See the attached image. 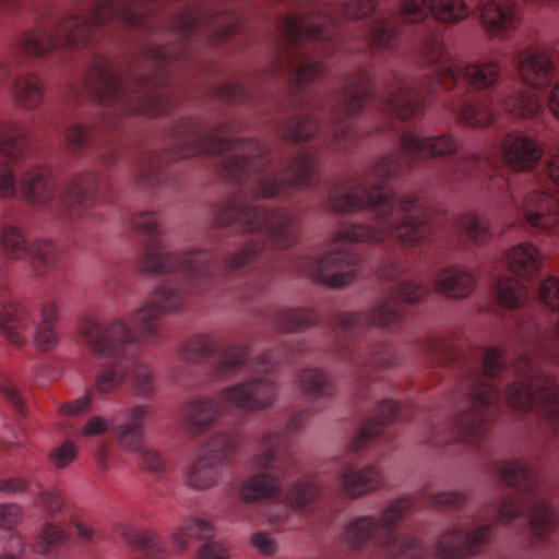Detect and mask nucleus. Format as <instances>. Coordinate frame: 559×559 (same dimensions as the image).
<instances>
[{
	"instance_id": "f257e3e1",
	"label": "nucleus",
	"mask_w": 559,
	"mask_h": 559,
	"mask_svg": "<svg viewBox=\"0 0 559 559\" xmlns=\"http://www.w3.org/2000/svg\"><path fill=\"white\" fill-rule=\"evenodd\" d=\"M538 296L552 311L548 322L521 324L518 336L524 349L510 365L500 348L481 349L479 366L466 384L464 407L426 426L421 443L477 444L489 431V418L506 406L534 413L545 433L559 439V278L543 281Z\"/></svg>"
},
{
	"instance_id": "f03ea898",
	"label": "nucleus",
	"mask_w": 559,
	"mask_h": 559,
	"mask_svg": "<svg viewBox=\"0 0 559 559\" xmlns=\"http://www.w3.org/2000/svg\"><path fill=\"white\" fill-rule=\"evenodd\" d=\"M162 81L157 69L154 73L139 74L130 70L121 75L102 57L95 58L83 84V99L103 107L99 117L88 124L72 123L66 132L70 151L80 153L87 148L105 165L116 162L118 145L114 138H104L120 127L122 114L159 117L170 111L169 98L159 91Z\"/></svg>"
},
{
	"instance_id": "7ed1b4c3",
	"label": "nucleus",
	"mask_w": 559,
	"mask_h": 559,
	"mask_svg": "<svg viewBox=\"0 0 559 559\" xmlns=\"http://www.w3.org/2000/svg\"><path fill=\"white\" fill-rule=\"evenodd\" d=\"M109 23L135 28L142 25L143 17L129 2L116 0H96L91 10L67 16L52 14L48 25L21 35L0 57V87L10 83L20 106L37 107L43 102L41 82L35 74L20 75L24 57H40L58 48H82L91 43L99 27Z\"/></svg>"
},
{
	"instance_id": "20e7f679",
	"label": "nucleus",
	"mask_w": 559,
	"mask_h": 559,
	"mask_svg": "<svg viewBox=\"0 0 559 559\" xmlns=\"http://www.w3.org/2000/svg\"><path fill=\"white\" fill-rule=\"evenodd\" d=\"M429 292L428 285L401 280L369 310L344 311L334 317L332 331L336 352L352 366L360 400L377 396L378 386H383L384 382L376 373L392 366L396 358L388 342L371 341L368 333L373 328H389L400 322L405 316L404 304L416 302Z\"/></svg>"
},
{
	"instance_id": "39448f33",
	"label": "nucleus",
	"mask_w": 559,
	"mask_h": 559,
	"mask_svg": "<svg viewBox=\"0 0 559 559\" xmlns=\"http://www.w3.org/2000/svg\"><path fill=\"white\" fill-rule=\"evenodd\" d=\"M542 148L532 138L509 132L501 146L490 144L481 152L464 154L448 162L442 179L451 185L480 186L492 193L510 191L508 169H532L542 158Z\"/></svg>"
},
{
	"instance_id": "423d86ee",
	"label": "nucleus",
	"mask_w": 559,
	"mask_h": 559,
	"mask_svg": "<svg viewBox=\"0 0 559 559\" xmlns=\"http://www.w3.org/2000/svg\"><path fill=\"white\" fill-rule=\"evenodd\" d=\"M309 418L308 411L296 413L281 431L263 436L251 466L260 472L247 478L240 487L245 502H257L281 497L284 484L299 473L298 462L289 451V439L297 435Z\"/></svg>"
},
{
	"instance_id": "0eeeda50",
	"label": "nucleus",
	"mask_w": 559,
	"mask_h": 559,
	"mask_svg": "<svg viewBox=\"0 0 559 559\" xmlns=\"http://www.w3.org/2000/svg\"><path fill=\"white\" fill-rule=\"evenodd\" d=\"M277 399L276 385L264 377H255L226 386L215 397L194 396L182 412V426L191 437H200L214 427L230 409L260 411L272 406Z\"/></svg>"
},
{
	"instance_id": "6e6552de",
	"label": "nucleus",
	"mask_w": 559,
	"mask_h": 559,
	"mask_svg": "<svg viewBox=\"0 0 559 559\" xmlns=\"http://www.w3.org/2000/svg\"><path fill=\"white\" fill-rule=\"evenodd\" d=\"M23 197L29 203L47 206V211L61 219L83 217L95 204L99 179L94 171H85L72 178L58 193L49 168L34 166L21 178Z\"/></svg>"
},
{
	"instance_id": "1a4fd4ad",
	"label": "nucleus",
	"mask_w": 559,
	"mask_h": 559,
	"mask_svg": "<svg viewBox=\"0 0 559 559\" xmlns=\"http://www.w3.org/2000/svg\"><path fill=\"white\" fill-rule=\"evenodd\" d=\"M81 335L94 355H119L128 366L133 392L141 399L155 393V379L151 368L140 360L141 340L123 319L99 322L85 318L80 322Z\"/></svg>"
},
{
	"instance_id": "9d476101",
	"label": "nucleus",
	"mask_w": 559,
	"mask_h": 559,
	"mask_svg": "<svg viewBox=\"0 0 559 559\" xmlns=\"http://www.w3.org/2000/svg\"><path fill=\"white\" fill-rule=\"evenodd\" d=\"M400 417L401 405L384 399L377 406L374 414L362 421L358 436L350 444V453L338 464L337 480L345 497L355 499L380 487L381 472L372 465L358 467L359 461L354 454L365 449L376 438L390 440L392 435L388 426Z\"/></svg>"
},
{
	"instance_id": "9b49d317",
	"label": "nucleus",
	"mask_w": 559,
	"mask_h": 559,
	"mask_svg": "<svg viewBox=\"0 0 559 559\" xmlns=\"http://www.w3.org/2000/svg\"><path fill=\"white\" fill-rule=\"evenodd\" d=\"M512 201L519 214L532 227L559 236V147L543 165L539 187L518 201Z\"/></svg>"
},
{
	"instance_id": "f8f14e48",
	"label": "nucleus",
	"mask_w": 559,
	"mask_h": 559,
	"mask_svg": "<svg viewBox=\"0 0 559 559\" xmlns=\"http://www.w3.org/2000/svg\"><path fill=\"white\" fill-rule=\"evenodd\" d=\"M151 414L147 405L136 404L118 411L111 420L112 432L119 447L139 454L142 467L159 477L165 472V462L158 451L144 445L145 423Z\"/></svg>"
},
{
	"instance_id": "ddd939ff",
	"label": "nucleus",
	"mask_w": 559,
	"mask_h": 559,
	"mask_svg": "<svg viewBox=\"0 0 559 559\" xmlns=\"http://www.w3.org/2000/svg\"><path fill=\"white\" fill-rule=\"evenodd\" d=\"M506 263L514 276L499 278L496 292L500 305L513 309L528 298L527 287L521 280L532 282L539 275L540 253L532 243H519L506 254Z\"/></svg>"
},
{
	"instance_id": "4468645a",
	"label": "nucleus",
	"mask_w": 559,
	"mask_h": 559,
	"mask_svg": "<svg viewBox=\"0 0 559 559\" xmlns=\"http://www.w3.org/2000/svg\"><path fill=\"white\" fill-rule=\"evenodd\" d=\"M239 443L240 436L236 431L214 433L189 466L186 473L187 485L198 490L213 487L219 478V467L230 462Z\"/></svg>"
},
{
	"instance_id": "2eb2a0df",
	"label": "nucleus",
	"mask_w": 559,
	"mask_h": 559,
	"mask_svg": "<svg viewBox=\"0 0 559 559\" xmlns=\"http://www.w3.org/2000/svg\"><path fill=\"white\" fill-rule=\"evenodd\" d=\"M7 259H27L34 272L41 277L59 270L55 243L45 239L28 242L22 231L12 225L0 227V266Z\"/></svg>"
},
{
	"instance_id": "dca6fc26",
	"label": "nucleus",
	"mask_w": 559,
	"mask_h": 559,
	"mask_svg": "<svg viewBox=\"0 0 559 559\" xmlns=\"http://www.w3.org/2000/svg\"><path fill=\"white\" fill-rule=\"evenodd\" d=\"M292 270L333 288L348 285L360 272L358 258L344 248H336L322 257L299 258L294 262Z\"/></svg>"
},
{
	"instance_id": "f3484780",
	"label": "nucleus",
	"mask_w": 559,
	"mask_h": 559,
	"mask_svg": "<svg viewBox=\"0 0 559 559\" xmlns=\"http://www.w3.org/2000/svg\"><path fill=\"white\" fill-rule=\"evenodd\" d=\"M324 495V489L313 477L306 476L294 481L287 488L285 499L270 506L266 513L270 525L275 530L296 528V513L312 510L316 501Z\"/></svg>"
},
{
	"instance_id": "a211bd4d",
	"label": "nucleus",
	"mask_w": 559,
	"mask_h": 559,
	"mask_svg": "<svg viewBox=\"0 0 559 559\" xmlns=\"http://www.w3.org/2000/svg\"><path fill=\"white\" fill-rule=\"evenodd\" d=\"M294 354L293 348L270 350L254 359H248V349L242 345H230L219 350L211 373L216 380H226L235 376L239 370H246L257 374L271 372L283 359Z\"/></svg>"
},
{
	"instance_id": "6ab92c4d",
	"label": "nucleus",
	"mask_w": 559,
	"mask_h": 559,
	"mask_svg": "<svg viewBox=\"0 0 559 559\" xmlns=\"http://www.w3.org/2000/svg\"><path fill=\"white\" fill-rule=\"evenodd\" d=\"M27 139L25 131L0 118V198L16 194V179L13 167L25 155Z\"/></svg>"
},
{
	"instance_id": "aec40b11",
	"label": "nucleus",
	"mask_w": 559,
	"mask_h": 559,
	"mask_svg": "<svg viewBox=\"0 0 559 559\" xmlns=\"http://www.w3.org/2000/svg\"><path fill=\"white\" fill-rule=\"evenodd\" d=\"M33 320L28 309L20 304H5L0 309V333L21 347L26 343Z\"/></svg>"
},
{
	"instance_id": "412c9836",
	"label": "nucleus",
	"mask_w": 559,
	"mask_h": 559,
	"mask_svg": "<svg viewBox=\"0 0 559 559\" xmlns=\"http://www.w3.org/2000/svg\"><path fill=\"white\" fill-rule=\"evenodd\" d=\"M479 12L486 29L495 35L515 23V5L511 0H479Z\"/></svg>"
},
{
	"instance_id": "4be33fe9",
	"label": "nucleus",
	"mask_w": 559,
	"mask_h": 559,
	"mask_svg": "<svg viewBox=\"0 0 559 559\" xmlns=\"http://www.w3.org/2000/svg\"><path fill=\"white\" fill-rule=\"evenodd\" d=\"M429 281L433 282L438 292L454 298L469 295L475 287L474 276L468 271L456 267L432 272Z\"/></svg>"
},
{
	"instance_id": "5701e85b",
	"label": "nucleus",
	"mask_w": 559,
	"mask_h": 559,
	"mask_svg": "<svg viewBox=\"0 0 559 559\" xmlns=\"http://www.w3.org/2000/svg\"><path fill=\"white\" fill-rule=\"evenodd\" d=\"M115 532L130 547L140 550L144 556L151 559L159 558L166 548L160 538L151 531L140 532L129 522H120L116 525Z\"/></svg>"
},
{
	"instance_id": "b1692460",
	"label": "nucleus",
	"mask_w": 559,
	"mask_h": 559,
	"mask_svg": "<svg viewBox=\"0 0 559 559\" xmlns=\"http://www.w3.org/2000/svg\"><path fill=\"white\" fill-rule=\"evenodd\" d=\"M96 357H106L111 361L103 366L96 377L94 390L97 394L111 393L123 385L128 378V366L119 355H95Z\"/></svg>"
},
{
	"instance_id": "393cba45",
	"label": "nucleus",
	"mask_w": 559,
	"mask_h": 559,
	"mask_svg": "<svg viewBox=\"0 0 559 559\" xmlns=\"http://www.w3.org/2000/svg\"><path fill=\"white\" fill-rule=\"evenodd\" d=\"M58 319L57 306L47 301L40 309V322L37 324L34 333V344L39 350H51L58 344V334L56 330Z\"/></svg>"
},
{
	"instance_id": "a878e982",
	"label": "nucleus",
	"mask_w": 559,
	"mask_h": 559,
	"mask_svg": "<svg viewBox=\"0 0 559 559\" xmlns=\"http://www.w3.org/2000/svg\"><path fill=\"white\" fill-rule=\"evenodd\" d=\"M317 321V312L309 307L286 308L280 310L274 318L276 328L284 333L307 330Z\"/></svg>"
},
{
	"instance_id": "bb28decb",
	"label": "nucleus",
	"mask_w": 559,
	"mask_h": 559,
	"mask_svg": "<svg viewBox=\"0 0 559 559\" xmlns=\"http://www.w3.org/2000/svg\"><path fill=\"white\" fill-rule=\"evenodd\" d=\"M300 385L309 401H326L334 394V385L328 376L316 368H309L299 374Z\"/></svg>"
},
{
	"instance_id": "cd10ccee",
	"label": "nucleus",
	"mask_w": 559,
	"mask_h": 559,
	"mask_svg": "<svg viewBox=\"0 0 559 559\" xmlns=\"http://www.w3.org/2000/svg\"><path fill=\"white\" fill-rule=\"evenodd\" d=\"M453 233L467 236L475 242H485L491 236L488 222L476 214L467 213L453 218Z\"/></svg>"
},
{
	"instance_id": "c85d7f7f",
	"label": "nucleus",
	"mask_w": 559,
	"mask_h": 559,
	"mask_svg": "<svg viewBox=\"0 0 559 559\" xmlns=\"http://www.w3.org/2000/svg\"><path fill=\"white\" fill-rule=\"evenodd\" d=\"M217 352L218 345L212 335H193L182 344L179 356L187 362H200Z\"/></svg>"
},
{
	"instance_id": "c756f323",
	"label": "nucleus",
	"mask_w": 559,
	"mask_h": 559,
	"mask_svg": "<svg viewBox=\"0 0 559 559\" xmlns=\"http://www.w3.org/2000/svg\"><path fill=\"white\" fill-rule=\"evenodd\" d=\"M214 536L213 525L204 519H189L174 535V544L182 550L188 547L189 540L210 539Z\"/></svg>"
},
{
	"instance_id": "7c9ffc66",
	"label": "nucleus",
	"mask_w": 559,
	"mask_h": 559,
	"mask_svg": "<svg viewBox=\"0 0 559 559\" xmlns=\"http://www.w3.org/2000/svg\"><path fill=\"white\" fill-rule=\"evenodd\" d=\"M68 539L69 535L63 528L55 524H46L39 536V542L34 546V550L48 552L64 545Z\"/></svg>"
},
{
	"instance_id": "2f4dec72",
	"label": "nucleus",
	"mask_w": 559,
	"mask_h": 559,
	"mask_svg": "<svg viewBox=\"0 0 559 559\" xmlns=\"http://www.w3.org/2000/svg\"><path fill=\"white\" fill-rule=\"evenodd\" d=\"M78 455V445L71 440H66L51 449L48 454V461L53 467L62 469L71 465L76 460Z\"/></svg>"
},
{
	"instance_id": "473e14b6",
	"label": "nucleus",
	"mask_w": 559,
	"mask_h": 559,
	"mask_svg": "<svg viewBox=\"0 0 559 559\" xmlns=\"http://www.w3.org/2000/svg\"><path fill=\"white\" fill-rule=\"evenodd\" d=\"M173 26L181 37L197 36L204 27L202 16L195 12H182Z\"/></svg>"
},
{
	"instance_id": "72a5a7b5",
	"label": "nucleus",
	"mask_w": 559,
	"mask_h": 559,
	"mask_svg": "<svg viewBox=\"0 0 559 559\" xmlns=\"http://www.w3.org/2000/svg\"><path fill=\"white\" fill-rule=\"evenodd\" d=\"M425 350L433 362L448 365L454 360V354L444 340L428 338L425 343Z\"/></svg>"
},
{
	"instance_id": "f704fd0d",
	"label": "nucleus",
	"mask_w": 559,
	"mask_h": 559,
	"mask_svg": "<svg viewBox=\"0 0 559 559\" xmlns=\"http://www.w3.org/2000/svg\"><path fill=\"white\" fill-rule=\"evenodd\" d=\"M163 171L162 162L155 156H150L142 166L139 182L143 187H156L162 182Z\"/></svg>"
},
{
	"instance_id": "c9c22d12",
	"label": "nucleus",
	"mask_w": 559,
	"mask_h": 559,
	"mask_svg": "<svg viewBox=\"0 0 559 559\" xmlns=\"http://www.w3.org/2000/svg\"><path fill=\"white\" fill-rule=\"evenodd\" d=\"M0 394L21 414L24 413V402L11 379L0 371Z\"/></svg>"
},
{
	"instance_id": "e433bc0d",
	"label": "nucleus",
	"mask_w": 559,
	"mask_h": 559,
	"mask_svg": "<svg viewBox=\"0 0 559 559\" xmlns=\"http://www.w3.org/2000/svg\"><path fill=\"white\" fill-rule=\"evenodd\" d=\"M250 545L261 555L265 557L274 556L278 546L276 540L265 532L253 533L250 537Z\"/></svg>"
},
{
	"instance_id": "4c0bfd02",
	"label": "nucleus",
	"mask_w": 559,
	"mask_h": 559,
	"mask_svg": "<svg viewBox=\"0 0 559 559\" xmlns=\"http://www.w3.org/2000/svg\"><path fill=\"white\" fill-rule=\"evenodd\" d=\"M429 504L439 508L461 507L466 502V497L460 492H440L429 495Z\"/></svg>"
},
{
	"instance_id": "58836bf2",
	"label": "nucleus",
	"mask_w": 559,
	"mask_h": 559,
	"mask_svg": "<svg viewBox=\"0 0 559 559\" xmlns=\"http://www.w3.org/2000/svg\"><path fill=\"white\" fill-rule=\"evenodd\" d=\"M93 399L90 392L73 401L59 406V413L66 416H79L86 412L92 405Z\"/></svg>"
},
{
	"instance_id": "ea45409f",
	"label": "nucleus",
	"mask_w": 559,
	"mask_h": 559,
	"mask_svg": "<svg viewBox=\"0 0 559 559\" xmlns=\"http://www.w3.org/2000/svg\"><path fill=\"white\" fill-rule=\"evenodd\" d=\"M27 548L21 536L10 534L0 559H22L26 555Z\"/></svg>"
},
{
	"instance_id": "a19ab883",
	"label": "nucleus",
	"mask_w": 559,
	"mask_h": 559,
	"mask_svg": "<svg viewBox=\"0 0 559 559\" xmlns=\"http://www.w3.org/2000/svg\"><path fill=\"white\" fill-rule=\"evenodd\" d=\"M404 266L397 258H388L379 267L378 275L380 278L388 282L397 281L404 273Z\"/></svg>"
},
{
	"instance_id": "79ce46f5",
	"label": "nucleus",
	"mask_w": 559,
	"mask_h": 559,
	"mask_svg": "<svg viewBox=\"0 0 559 559\" xmlns=\"http://www.w3.org/2000/svg\"><path fill=\"white\" fill-rule=\"evenodd\" d=\"M39 501L45 511L50 515L58 513L63 507V499L55 489L43 490L39 495Z\"/></svg>"
},
{
	"instance_id": "37998d69",
	"label": "nucleus",
	"mask_w": 559,
	"mask_h": 559,
	"mask_svg": "<svg viewBox=\"0 0 559 559\" xmlns=\"http://www.w3.org/2000/svg\"><path fill=\"white\" fill-rule=\"evenodd\" d=\"M21 519V508L14 503L0 504V527L11 528Z\"/></svg>"
},
{
	"instance_id": "c03bdc74",
	"label": "nucleus",
	"mask_w": 559,
	"mask_h": 559,
	"mask_svg": "<svg viewBox=\"0 0 559 559\" xmlns=\"http://www.w3.org/2000/svg\"><path fill=\"white\" fill-rule=\"evenodd\" d=\"M116 414L112 415V417L110 418V420H112V418L115 417ZM111 428V421H107L105 418H103L102 416H93L92 418H90L86 424L83 426L82 428V435L84 437H94V436H99V435H103L105 433L108 428Z\"/></svg>"
},
{
	"instance_id": "a18cd8bd",
	"label": "nucleus",
	"mask_w": 559,
	"mask_h": 559,
	"mask_svg": "<svg viewBox=\"0 0 559 559\" xmlns=\"http://www.w3.org/2000/svg\"><path fill=\"white\" fill-rule=\"evenodd\" d=\"M28 488V483L19 477H10L0 479V495L12 496L19 492H24Z\"/></svg>"
},
{
	"instance_id": "49530a36",
	"label": "nucleus",
	"mask_w": 559,
	"mask_h": 559,
	"mask_svg": "<svg viewBox=\"0 0 559 559\" xmlns=\"http://www.w3.org/2000/svg\"><path fill=\"white\" fill-rule=\"evenodd\" d=\"M197 559H228V552L221 544L206 542L200 548Z\"/></svg>"
},
{
	"instance_id": "de8ad7c7",
	"label": "nucleus",
	"mask_w": 559,
	"mask_h": 559,
	"mask_svg": "<svg viewBox=\"0 0 559 559\" xmlns=\"http://www.w3.org/2000/svg\"><path fill=\"white\" fill-rule=\"evenodd\" d=\"M221 93L224 99L233 103H246L250 97L248 91L238 84H227Z\"/></svg>"
},
{
	"instance_id": "09e8293b",
	"label": "nucleus",
	"mask_w": 559,
	"mask_h": 559,
	"mask_svg": "<svg viewBox=\"0 0 559 559\" xmlns=\"http://www.w3.org/2000/svg\"><path fill=\"white\" fill-rule=\"evenodd\" d=\"M548 108L551 114L559 119V82L556 83L549 92Z\"/></svg>"
},
{
	"instance_id": "8fccbe9b",
	"label": "nucleus",
	"mask_w": 559,
	"mask_h": 559,
	"mask_svg": "<svg viewBox=\"0 0 559 559\" xmlns=\"http://www.w3.org/2000/svg\"><path fill=\"white\" fill-rule=\"evenodd\" d=\"M75 528H76V534L79 535V537L85 542H90L94 538L95 536V531L93 527H91L90 525L87 524H84V523H78L75 525Z\"/></svg>"
},
{
	"instance_id": "3c124183",
	"label": "nucleus",
	"mask_w": 559,
	"mask_h": 559,
	"mask_svg": "<svg viewBox=\"0 0 559 559\" xmlns=\"http://www.w3.org/2000/svg\"><path fill=\"white\" fill-rule=\"evenodd\" d=\"M239 29V25L236 23H229L225 26H223L215 36L217 37V40H222L225 37L231 36L236 34Z\"/></svg>"
},
{
	"instance_id": "603ef678",
	"label": "nucleus",
	"mask_w": 559,
	"mask_h": 559,
	"mask_svg": "<svg viewBox=\"0 0 559 559\" xmlns=\"http://www.w3.org/2000/svg\"><path fill=\"white\" fill-rule=\"evenodd\" d=\"M96 464L98 468L103 472L109 468L108 465V453L106 448H102L96 454Z\"/></svg>"
},
{
	"instance_id": "864d4df0",
	"label": "nucleus",
	"mask_w": 559,
	"mask_h": 559,
	"mask_svg": "<svg viewBox=\"0 0 559 559\" xmlns=\"http://www.w3.org/2000/svg\"><path fill=\"white\" fill-rule=\"evenodd\" d=\"M39 0H0V5H38Z\"/></svg>"
},
{
	"instance_id": "5fc2aeb1",
	"label": "nucleus",
	"mask_w": 559,
	"mask_h": 559,
	"mask_svg": "<svg viewBox=\"0 0 559 559\" xmlns=\"http://www.w3.org/2000/svg\"><path fill=\"white\" fill-rule=\"evenodd\" d=\"M340 226H366L365 224L342 223Z\"/></svg>"
},
{
	"instance_id": "6e6d98bb",
	"label": "nucleus",
	"mask_w": 559,
	"mask_h": 559,
	"mask_svg": "<svg viewBox=\"0 0 559 559\" xmlns=\"http://www.w3.org/2000/svg\"><path fill=\"white\" fill-rule=\"evenodd\" d=\"M155 55H156L157 57H162V52H159V51H155Z\"/></svg>"
},
{
	"instance_id": "4d7b16f0",
	"label": "nucleus",
	"mask_w": 559,
	"mask_h": 559,
	"mask_svg": "<svg viewBox=\"0 0 559 559\" xmlns=\"http://www.w3.org/2000/svg\"><path fill=\"white\" fill-rule=\"evenodd\" d=\"M56 559H66V558L58 555V557H56Z\"/></svg>"
}]
</instances>
